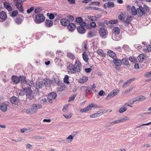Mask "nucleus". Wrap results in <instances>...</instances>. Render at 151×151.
<instances>
[{
	"instance_id": "f257e3e1",
	"label": "nucleus",
	"mask_w": 151,
	"mask_h": 151,
	"mask_svg": "<svg viewBox=\"0 0 151 151\" xmlns=\"http://www.w3.org/2000/svg\"><path fill=\"white\" fill-rule=\"evenodd\" d=\"M14 2L16 4L17 9L20 12H23L24 9L22 7V4L26 1V0H14Z\"/></svg>"
},
{
	"instance_id": "f03ea898",
	"label": "nucleus",
	"mask_w": 151,
	"mask_h": 151,
	"mask_svg": "<svg viewBox=\"0 0 151 151\" xmlns=\"http://www.w3.org/2000/svg\"><path fill=\"white\" fill-rule=\"evenodd\" d=\"M45 19L43 14L39 13L36 16L35 22L37 24H39L43 22Z\"/></svg>"
},
{
	"instance_id": "7ed1b4c3",
	"label": "nucleus",
	"mask_w": 151,
	"mask_h": 151,
	"mask_svg": "<svg viewBox=\"0 0 151 151\" xmlns=\"http://www.w3.org/2000/svg\"><path fill=\"white\" fill-rule=\"evenodd\" d=\"M25 94L27 97L30 100H32L34 98V96L32 95V91L30 88L28 87L24 88Z\"/></svg>"
},
{
	"instance_id": "20e7f679",
	"label": "nucleus",
	"mask_w": 151,
	"mask_h": 151,
	"mask_svg": "<svg viewBox=\"0 0 151 151\" xmlns=\"http://www.w3.org/2000/svg\"><path fill=\"white\" fill-rule=\"evenodd\" d=\"M74 66L77 72H80L82 68V65L80 61L77 60L75 61Z\"/></svg>"
},
{
	"instance_id": "39448f33",
	"label": "nucleus",
	"mask_w": 151,
	"mask_h": 151,
	"mask_svg": "<svg viewBox=\"0 0 151 151\" xmlns=\"http://www.w3.org/2000/svg\"><path fill=\"white\" fill-rule=\"evenodd\" d=\"M97 105L95 104L92 103L88 105L86 107L81 109L80 111L81 112H85L88 111L91 109L92 107H97Z\"/></svg>"
},
{
	"instance_id": "423d86ee",
	"label": "nucleus",
	"mask_w": 151,
	"mask_h": 151,
	"mask_svg": "<svg viewBox=\"0 0 151 151\" xmlns=\"http://www.w3.org/2000/svg\"><path fill=\"white\" fill-rule=\"evenodd\" d=\"M68 72L70 74H74L76 73V71L74 66V65L72 64H70L67 68Z\"/></svg>"
},
{
	"instance_id": "0eeeda50",
	"label": "nucleus",
	"mask_w": 151,
	"mask_h": 151,
	"mask_svg": "<svg viewBox=\"0 0 151 151\" xmlns=\"http://www.w3.org/2000/svg\"><path fill=\"white\" fill-rule=\"evenodd\" d=\"M76 22L80 24L81 26L84 27L86 25V22L83 21V19L81 17H77L76 18Z\"/></svg>"
},
{
	"instance_id": "6e6552de",
	"label": "nucleus",
	"mask_w": 151,
	"mask_h": 151,
	"mask_svg": "<svg viewBox=\"0 0 151 151\" xmlns=\"http://www.w3.org/2000/svg\"><path fill=\"white\" fill-rule=\"evenodd\" d=\"M146 97L144 96H139L137 97L136 98V99L132 100V101H130V103L132 104L137 101H142L146 99Z\"/></svg>"
},
{
	"instance_id": "1a4fd4ad",
	"label": "nucleus",
	"mask_w": 151,
	"mask_h": 151,
	"mask_svg": "<svg viewBox=\"0 0 151 151\" xmlns=\"http://www.w3.org/2000/svg\"><path fill=\"white\" fill-rule=\"evenodd\" d=\"M8 103L4 102L0 104V109L3 112L6 111L7 109Z\"/></svg>"
},
{
	"instance_id": "9d476101",
	"label": "nucleus",
	"mask_w": 151,
	"mask_h": 151,
	"mask_svg": "<svg viewBox=\"0 0 151 151\" xmlns=\"http://www.w3.org/2000/svg\"><path fill=\"white\" fill-rule=\"evenodd\" d=\"M10 102L13 104L18 105L19 102L18 98L15 96H13L10 98Z\"/></svg>"
},
{
	"instance_id": "9b49d317",
	"label": "nucleus",
	"mask_w": 151,
	"mask_h": 151,
	"mask_svg": "<svg viewBox=\"0 0 151 151\" xmlns=\"http://www.w3.org/2000/svg\"><path fill=\"white\" fill-rule=\"evenodd\" d=\"M32 104L31 108L27 109L26 111V112L27 114H33L36 112V110Z\"/></svg>"
},
{
	"instance_id": "f8f14e48",
	"label": "nucleus",
	"mask_w": 151,
	"mask_h": 151,
	"mask_svg": "<svg viewBox=\"0 0 151 151\" xmlns=\"http://www.w3.org/2000/svg\"><path fill=\"white\" fill-rule=\"evenodd\" d=\"M48 81L50 82L49 80H47L45 81V82H37L36 83V88H40L42 87L45 85L46 86L45 84H47Z\"/></svg>"
},
{
	"instance_id": "ddd939ff",
	"label": "nucleus",
	"mask_w": 151,
	"mask_h": 151,
	"mask_svg": "<svg viewBox=\"0 0 151 151\" xmlns=\"http://www.w3.org/2000/svg\"><path fill=\"white\" fill-rule=\"evenodd\" d=\"M99 33L101 37H103L106 35V30L104 28H100L99 30Z\"/></svg>"
},
{
	"instance_id": "4468645a",
	"label": "nucleus",
	"mask_w": 151,
	"mask_h": 151,
	"mask_svg": "<svg viewBox=\"0 0 151 151\" xmlns=\"http://www.w3.org/2000/svg\"><path fill=\"white\" fill-rule=\"evenodd\" d=\"M60 23L61 25L67 26L70 23V21L66 19H62L60 20Z\"/></svg>"
},
{
	"instance_id": "2eb2a0df",
	"label": "nucleus",
	"mask_w": 151,
	"mask_h": 151,
	"mask_svg": "<svg viewBox=\"0 0 151 151\" xmlns=\"http://www.w3.org/2000/svg\"><path fill=\"white\" fill-rule=\"evenodd\" d=\"M6 13L4 11H2L0 13V18L2 20L1 22H3L6 20L7 18Z\"/></svg>"
},
{
	"instance_id": "dca6fc26",
	"label": "nucleus",
	"mask_w": 151,
	"mask_h": 151,
	"mask_svg": "<svg viewBox=\"0 0 151 151\" xmlns=\"http://www.w3.org/2000/svg\"><path fill=\"white\" fill-rule=\"evenodd\" d=\"M12 81L15 84H17L20 82L19 78L16 76H13L12 77Z\"/></svg>"
},
{
	"instance_id": "f3484780",
	"label": "nucleus",
	"mask_w": 151,
	"mask_h": 151,
	"mask_svg": "<svg viewBox=\"0 0 151 151\" xmlns=\"http://www.w3.org/2000/svg\"><path fill=\"white\" fill-rule=\"evenodd\" d=\"M137 14L140 17L142 16L143 14H145L144 12V11H143L142 9L140 7V6H139V8H137Z\"/></svg>"
},
{
	"instance_id": "a211bd4d",
	"label": "nucleus",
	"mask_w": 151,
	"mask_h": 151,
	"mask_svg": "<svg viewBox=\"0 0 151 151\" xmlns=\"http://www.w3.org/2000/svg\"><path fill=\"white\" fill-rule=\"evenodd\" d=\"M83 58L86 63L88 62L89 58H88V53L86 51H84L82 53Z\"/></svg>"
},
{
	"instance_id": "6ab92c4d",
	"label": "nucleus",
	"mask_w": 151,
	"mask_h": 151,
	"mask_svg": "<svg viewBox=\"0 0 151 151\" xmlns=\"http://www.w3.org/2000/svg\"><path fill=\"white\" fill-rule=\"evenodd\" d=\"M97 53L102 57H105L106 55V53L101 49H98L97 51Z\"/></svg>"
},
{
	"instance_id": "aec40b11",
	"label": "nucleus",
	"mask_w": 151,
	"mask_h": 151,
	"mask_svg": "<svg viewBox=\"0 0 151 151\" xmlns=\"http://www.w3.org/2000/svg\"><path fill=\"white\" fill-rule=\"evenodd\" d=\"M146 58L145 55L143 54H140L137 57L138 59L140 62L144 61L145 60Z\"/></svg>"
},
{
	"instance_id": "412c9836",
	"label": "nucleus",
	"mask_w": 151,
	"mask_h": 151,
	"mask_svg": "<svg viewBox=\"0 0 151 151\" xmlns=\"http://www.w3.org/2000/svg\"><path fill=\"white\" fill-rule=\"evenodd\" d=\"M45 24L47 27H50L52 26L53 24V22L49 20H46L45 22Z\"/></svg>"
},
{
	"instance_id": "4be33fe9",
	"label": "nucleus",
	"mask_w": 151,
	"mask_h": 151,
	"mask_svg": "<svg viewBox=\"0 0 151 151\" xmlns=\"http://www.w3.org/2000/svg\"><path fill=\"white\" fill-rule=\"evenodd\" d=\"M68 29L70 31H72L76 28V26L75 24L73 23H69L68 26Z\"/></svg>"
},
{
	"instance_id": "5701e85b",
	"label": "nucleus",
	"mask_w": 151,
	"mask_h": 151,
	"mask_svg": "<svg viewBox=\"0 0 151 151\" xmlns=\"http://www.w3.org/2000/svg\"><path fill=\"white\" fill-rule=\"evenodd\" d=\"M57 94L54 92H52L51 93L48 94V98L49 99H50V100H54Z\"/></svg>"
},
{
	"instance_id": "b1692460",
	"label": "nucleus",
	"mask_w": 151,
	"mask_h": 151,
	"mask_svg": "<svg viewBox=\"0 0 151 151\" xmlns=\"http://www.w3.org/2000/svg\"><path fill=\"white\" fill-rule=\"evenodd\" d=\"M4 6L5 8H6L9 11H11L12 10V7L11 6L10 4L6 2L4 3Z\"/></svg>"
},
{
	"instance_id": "393cba45",
	"label": "nucleus",
	"mask_w": 151,
	"mask_h": 151,
	"mask_svg": "<svg viewBox=\"0 0 151 151\" xmlns=\"http://www.w3.org/2000/svg\"><path fill=\"white\" fill-rule=\"evenodd\" d=\"M103 114V112H101L100 111H98L97 113L94 114L90 116L91 118H96L99 117Z\"/></svg>"
},
{
	"instance_id": "a878e982",
	"label": "nucleus",
	"mask_w": 151,
	"mask_h": 151,
	"mask_svg": "<svg viewBox=\"0 0 151 151\" xmlns=\"http://www.w3.org/2000/svg\"><path fill=\"white\" fill-rule=\"evenodd\" d=\"M77 30L78 32L80 33L83 34L86 31V29L83 27L78 26L77 28Z\"/></svg>"
},
{
	"instance_id": "bb28decb",
	"label": "nucleus",
	"mask_w": 151,
	"mask_h": 151,
	"mask_svg": "<svg viewBox=\"0 0 151 151\" xmlns=\"http://www.w3.org/2000/svg\"><path fill=\"white\" fill-rule=\"evenodd\" d=\"M131 20V17H127L124 22V26L127 27L129 24H130V22Z\"/></svg>"
},
{
	"instance_id": "cd10ccee",
	"label": "nucleus",
	"mask_w": 151,
	"mask_h": 151,
	"mask_svg": "<svg viewBox=\"0 0 151 151\" xmlns=\"http://www.w3.org/2000/svg\"><path fill=\"white\" fill-rule=\"evenodd\" d=\"M113 32L114 34L119 35L120 32V29L118 27H116L113 29Z\"/></svg>"
},
{
	"instance_id": "c85d7f7f",
	"label": "nucleus",
	"mask_w": 151,
	"mask_h": 151,
	"mask_svg": "<svg viewBox=\"0 0 151 151\" xmlns=\"http://www.w3.org/2000/svg\"><path fill=\"white\" fill-rule=\"evenodd\" d=\"M88 80V77L85 76H83L79 80V82L80 83H84L86 82Z\"/></svg>"
},
{
	"instance_id": "c756f323",
	"label": "nucleus",
	"mask_w": 151,
	"mask_h": 151,
	"mask_svg": "<svg viewBox=\"0 0 151 151\" xmlns=\"http://www.w3.org/2000/svg\"><path fill=\"white\" fill-rule=\"evenodd\" d=\"M20 79V81L21 82L22 84L26 83L27 81L25 79L26 78L23 76H20L19 77Z\"/></svg>"
},
{
	"instance_id": "7c9ffc66",
	"label": "nucleus",
	"mask_w": 151,
	"mask_h": 151,
	"mask_svg": "<svg viewBox=\"0 0 151 151\" xmlns=\"http://www.w3.org/2000/svg\"><path fill=\"white\" fill-rule=\"evenodd\" d=\"M122 62L125 65L127 66L128 65H129V61L126 58H124L122 59Z\"/></svg>"
},
{
	"instance_id": "2f4dec72",
	"label": "nucleus",
	"mask_w": 151,
	"mask_h": 151,
	"mask_svg": "<svg viewBox=\"0 0 151 151\" xmlns=\"http://www.w3.org/2000/svg\"><path fill=\"white\" fill-rule=\"evenodd\" d=\"M18 14V12L17 10L13 11L10 13V15L12 17H15L17 16Z\"/></svg>"
},
{
	"instance_id": "473e14b6",
	"label": "nucleus",
	"mask_w": 151,
	"mask_h": 151,
	"mask_svg": "<svg viewBox=\"0 0 151 151\" xmlns=\"http://www.w3.org/2000/svg\"><path fill=\"white\" fill-rule=\"evenodd\" d=\"M87 18L92 21H96L97 20V17L95 16H88Z\"/></svg>"
},
{
	"instance_id": "72a5a7b5",
	"label": "nucleus",
	"mask_w": 151,
	"mask_h": 151,
	"mask_svg": "<svg viewBox=\"0 0 151 151\" xmlns=\"http://www.w3.org/2000/svg\"><path fill=\"white\" fill-rule=\"evenodd\" d=\"M131 11L132 14L134 15H137V10L134 6H132L131 8Z\"/></svg>"
},
{
	"instance_id": "f704fd0d",
	"label": "nucleus",
	"mask_w": 151,
	"mask_h": 151,
	"mask_svg": "<svg viewBox=\"0 0 151 151\" xmlns=\"http://www.w3.org/2000/svg\"><path fill=\"white\" fill-rule=\"evenodd\" d=\"M129 59L132 62L135 63L137 62V60L136 58L133 56L130 57Z\"/></svg>"
},
{
	"instance_id": "c9c22d12",
	"label": "nucleus",
	"mask_w": 151,
	"mask_h": 151,
	"mask_svg": "<svg viewBox=\"0 0 151 151\" xmlns=\"http://www.w3.org/2000/svg\"><path fill=\"white\" fill-rule=\"evenodd\" d=\"M122 120L121 119H118L117 120H115L114 121L112 122H110V124L111 125H113L114 124H117L120 123L121 122H122Z\"/></svg>"
},
{
	"instance_id": "e433bc0d",
	"label": "nucleus",
	"mask_w": 151,
	"mask_h": 151,
	"mask_svg": "<svg viewBox=\"0 0 151 151\" xmlns=\"http://www.w3.org/2000/svg\"><path fill=\"white\" fill-rule=\"evenodd\" d=\"M119 19L122 21L124 20L125 18V15L122 13H121L119 15Z\"/></svg>"
},
{
	"instance_id": "4c0bfd02",
	"label": "nucleus",
	"mask_w": 151,
	"mask_h": 151,
	"mask_svg": "<svg viewBox=\"0 0 151 151\" xmlns=\"http://www.w3.org/2000/svg\"><path fill=\"white\" fill-rule=\"evenodd\" d=\"M108 54L111 57L114 58L116 56L115 53L112 51L109 52Z\"/></svg>"
},
{
	"instance_id": "58836bf2",
	"label": "nucleus",
	"mask_w": 151,
	"mask_h": 151,
	"mask_svg": "<svg viewBox=\"0 0 151 151\" xmlns=\"http://www.w3.org/2000/svg\"><path fill=\"white\" fill-rule=\"evenodd\" d=\"M140 7L142 9L143 11H144V12L145 13V11H149L148 7L146 5L144 4L143 5V7H142L141 6H140Z\"/></svg>"
},
{
	"instance_id": "ea45409f",
	"label": "nucleus",
	"mask_w": 151,
	"mask_h": 151,
	"mask_svg": "<svg viewBox=\"0 0 151 151\" xmlns=\"http://www.w3.org/2000/svg\"><path fill=\"white\" fill-rule=\"evenodd\" d=\"M69 77L67 75H66L65 76L64 78V82L68 84L69 83V82L68 81Z\"/></svg>"
},
{
	"instance_id": "a19ab883",
	"label": "nucleus",
	"mask_w": 151,
	"mask_h": 151,
	"mask_svg": "<svg viewBox=\"0 0 151 151\" xmlns=\"http://www.w3.org/2000/svg\"><path fill=\"white\" fill-rule=\"evenodd\" d=\"M33 105V106L34 107L36 111L37 109H40L42 108V106L40 104H34Z\"/></svg>"
},
{
	"instance_id": "79ce46f5",
	"label": "nucleus",
	"mask_w": 151,
	"mask_h": 151,
	"mask_svg": "<svg viewBox=\"0 0 151 151\" xmlns=\"http://www.w3.org/2000/svg\"><path fill=\"white\" fill-rule=\"evenodd\" d=\"M68 57L70 59H73L75 58V56L74 55L70 52L68 53L67 54Z\"/></svg>"
},
{
	"instance_id": "37998d69",
	"label": "nucleus",
	"mask_w": 151,
	"mask_h": 151,
	"mask_svg": "<svg viewBox=\"0 0 151 151\" xmlns=\"http://www.w3.org/2000/svg\"><path fill=\"white\" fill-rule=\"evenodd\" d=\"M127 109V108L126 106H125L124 107H121L119 109V112L120 113H122L125 112Z\"/></svg>"
},
{
	"instance_id": "c03bdc74",
	"label": "nucleus",
	"mask_w": 151,
	"mask_h": 151,
	"mask_svg": "<svg viewBox=\"0 0 151 151\" xmlns=\"http://www.w3.org/2000/svg\"><path fill=\"white\" fill-rule=\"evenodd\" d=\"M65 85L62 84L59 86V87L58 88V90L59 91H62L65 89Z\"/></svg>"
},
{
	"instance_id": "a18cd8bd",
	"label": "nucleus",
	"mask_w": 151,
	"mask_h": 151,
	"mask_svg": "<svg viewBox=\"0 0 151 151\" xmlns=\"http://www.w3.org/2000/svg\"><path fill=\"white\" fill-rule=\"evenodd\" d=\"M115 64V65L121 66L122 64V60H116Z\"/></svg>"
},
{
	"instance_id": "49530a36",
	"label": "nucleus",
	"mask_w": 151,
	"mask_h": 151,
	"mask_svg": "<svg viewBox=\"0 0 151 151\" xmlns=\"http://www.w3.org/2000/svg\"><path fill=\"white\" fill-rule=\"evenodd\" d=\"M16 22L18 24L21 23L22 22V19L20 17L17 18L15 20Z\"/></svg>"
},
{
	"instance_id": "de8ad7c7",
	"label": "nucleus",
	"mask_w": 151,
	"mask_h": 151,
	"mask_svg": "<svg viewBox=\"0 0 151 151\" xmlns=\"http://www.w3.org/2000/svg\"><path fill=\"white\" fill-rule=\"evenodd\" d=\"M114 95H113L111 92L107 96L106 98V100H108L110 99L111 98L114 97Z\"/></svg>"
},
{
	"instance_id": "09e8293b",
	"label": "nucleus",
	"mask_w": 151,
	"mask_h": 151,
	"mask_svg": "<svg viewBox=\"0 0 151 151\" xmlns=\"http://www.w3.org/2000/svg\"><path fill=\"white\" fill-rule=\"evenodd\" d=\"M42 10V9L41 7H36L35 10V12L36 13H39Z\"/></svg>"
},
{
	"instance_id": "8fccbe9b",
	"label": "nucleus",
	"mask_w": 151,
	"mask_h": 151,
	"mask_svg": "<svg viewBox=\"0 0 151 151\" xmlns=\"http://www.w3.org/2000/svg\"><path fill=\"white\" fill-rule=\"evenodd\" d=\"M94 33L92 31H90L88 35V37H90L95 35Z\"/></svg>"
},
{
	"instance_id": "3c124183",
	"label": "nucleus",
	"mask_w": 151,
	"mask_h": 151,
	"mask_svg": "<svg viewBox=\"0 0 151 151\" xmlns=\"http://www.w3.org/2000/svg\"><path fill=\"white\" fill-rule=\"evenodd\" d=\"M108 5L109 8H112L114 6V4L113 2H108L107 3Z\"/></svg>"
},
{
	"instance_id": "603ef678",
	"label": "nucleus",
	"mask_w": 151,
	"mask_h": 151,
	"mask_svg": "<svg viewBox=\"0 0 151 151\" xmlns=\"http://www.w3.org/2000/svg\"><path fill=\"white\" fill-rule=\"evenodd\" d=\"M47 16H49V18L50 19H53L55 18V16L54 14H49V13H47Z\"/></svg>"
},
{
	"instance_id": "864d4df0",
	"label": "nucleus",
	"mask_w": 151,
	"mask_h": 151,
	"mask_svg": "<svg viewBox=\"0 0 151 151\" xmlns=\"http://www.w3.org/2000/svg\"><path fill=\"white\" fill-rule=\"evenodd\" d=\"M122 120V122H124L127 120H129L130 119V118L129 117L126 116L124 118H123L121 119Z\"/></svg>"
},
{
	"instance_id": "5fc2aeb1",
	"label": "nucleus",
	"mask_w": 151,
	"mask_h": 151,
	"mask_svg": "<svg viewBox=\"0 0 151 151\" xmlns=\"http://www.w3.org/2000/svg\"><path fill=\"white\" fill-rule=\"evenodd\" d=\"M65 118L67 119H69L70 118L72 115L71 113L69 114L68 115H66L65 114H63V115Z\"/></svg>"
},
{
	"instance_id": "6e6d98bb",
	"label": "nucleus",
	"mask_w": 151,
	"mask_h": 151,
	"mask_svg": "<svg viewBox=\"0 0 151 151\" xmlns=\"http://www.w3.org/2000/svg\"><path fill=\"white\" fill-rule=\"evenodd\" d=\"M117 22V20H112L109 21V23L111 24H116Z\"/></svg>"
},
{
	"instance_id": "4d7b16f0",
	"label": "nucleus",
	"mask_w": 151,
	"mask_h": 151,
	"mask_svg": "<svg viewBox=\"0 0 151 151\" xmlns=\"http://www.w3.org/2000/svg\"><path fill=\"white\" fill-rule=\"evenodd\" d=\"M19 94L20 96H23L25 94L24 88H23V90L20 91Z\"/></svg>"
},
{
	"instance_id": "13d9d810",
	"label": "nucleus",
	"mask_w": 151,
	"mask_h": 151,
	"mask_svg": "<svg viewBox=\"0 0 151 151\" xmlns=\"http://www.w3.org/2000/svg\"><path fill=\"white\" fill-rule=\"evenodd\" d=\"M68 106H65L63 109V111L65 112H67L68 111Z\"/></svg>"
},
{
	"instance_id": "bf43d9fd",
	"label": "nucleus",
	"mask_w": 151,
	"mask_h": 151,
	"mask_svg": "<svg viewBox=\"0 0 151 151\" xmlns=\"http://www.w3.org/2000/svg\"><path fill=\"white\" fill-rule=\"evenodd\" d=\"M75 97L76 96L74 95L70 97L68 100V102H70L73 101L75 99Z\"/></svg>"
},
{
	"instance_id": "052dcab7",
	"label": "nucleus",
	"mask_w": 151,
	"mask_h": 151,
	"mask_svg": "<svg viewBox=\"0 0 151 151\" xmlns=\"http://www.w3.org/2000/svg\"><path fill=\"white\" fill-rule=\"evenodd\" d=\"M34 9V7H31L29 9H27V12L29 14L31 13Z\"/></svg>"
},
{
	"instance_id": "680f3d73",
	"label": "nucleus",
	"mask_w": 151,
	"mask_h": 151,
	"mask_svg": "<svg viewBox=\"0 0 151 151\" xmlns=\"http://www.w3.org/2000/svg\"><path fill=\"white\" fill-rule=\"evenodd\" d=\"M115 50L117 51H118L119 52H121L122 51V50L121 49V48L120 47H117L115 48Z\"/></svg>"
},
{
	"instance_id": "e2e57ef3",
	"label": "nucleus",
	"mask_w": 151,
	"mask_h": 151,
	"mask_svg": "<svg viewBox=\"0 0 151 151\" xmlns=\"http://www.w3.org/2000/svg\"><path fill=\"white\" fill-rule=\"evenodd\" d=\"M87 45L86 44L84 43L83 44V50L84 51H86L87 50Z\"/></svg>"
},
{
	"instance_id": "0e129e2a",
	"label": "nucleus",
	"mask_w": 151,
	"mask_h": 151,
	"mask_svg": "<svg viewBox=\"0 0 151 151\" xmlns=\"http://www.w3.org/2000/svg\"><path fill=\"white\" fill-rule=\"evenodd\" d=\"M67 139L71 140L70 142H71L73 139V137L72 135H70L66 138Z\"/></svg>"
},
{
	"instance_id": "69168bd1",
	"label": "nucleus",
	"mask_w": 151,
	"mask_h": 151,
	"mask_svg": "<svg viewBox=\"0 0 151 151\" xmlns=\"http://www.w3.org/2000/svg\"><path fill=\"white\" fill-rule=\"evenodd\" d=\"M105 93V92L103 90H101L98 93L99 95L101 96H102Z\"/></svg>"
},
{
	"instance_id": "338daca9",
	"label": "nucleus",
	"mask_w": 151,
	"mask_h": 151,
	"mask_svg": "<svg viewBox=\"0 0 151 151\" xmlns=\"http://www.w3.org/2000/svg\"><path fill=\"white\" fill-rule=\"evenodd\" d=\"M91 26V27L94 28L96 27V23L94 22H92L90 24Z\"/></svg>"
},
{
	"instance_id": "774afa93",
	"label": "nucleus",
	"mask_w": 151,
	"mask_h": 151,
	"mask_svg": "<svg viewBox=\"0 0 151 151\" xmlns=\"http://www.w3.org/2000/svg\"><path fill=\"white\" fill-rule=\"evenodd\" d=\"M111 92L114 96H115L118 93V91L116 90H113Z\"/></svg>"
}]
</instances>
